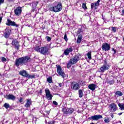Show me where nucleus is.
<instances>
[{
	"mask_svg": "<svg viewBox=\"0 0 124 124\" xmlns=\"http://www.w3.org/2000/svg\"><path fill=\"white\" fill-rule=\"evenodd\" d=\"M31 58L29 56H25L24 57L19 58L16 60L15 65L17 67L19 66L26 65L28 62H30Z\"/></svg>",
	"mask_w": 124,
	"mask_h": 124,
	"instance_id": "obj_1",
	"label": "nucleus"
},
{
	"mask_svg": "<svg viewBox=\"0 0 124 124\" xmlns=\"http://www.w3.org/2000/svg\"><path fill=\"white\" fill-rule=\"evenodd\" d=\"M34 50L38 53H40V54L44 56H47V55L49 54V48L46 46L41 47L39 46H35L34 47Z\"/></svg>",
	"mask_w": 124,
	"mask_h": 124,
	"instance_id": "obj_2",
	"label": "nucleus"
},
{
	"mask_svg": "<svg viewBox=\"0 0 124 124\" xmlns=\"http://www.w3.org/2000/svg\"><path fill=\"white\" fill-rule=\"evenodd\" d=\"M62 6L61 3H59L56 6L49 8L50 11H53V12H60L62 11Z\"/></svg>",
	"mask_w": 124,
	"mask_h": 124,
	"instance_id": "obj_3",
	"label": "nucleus"
},
{
	"mask_svg": "<svg viewBox=\"0 0 124 124\" xmlns=\"http://www.w3.org/2000/svg\"><path fill=\"white\" fill-rule=\"evenodd\" d=\"M110 68V66L106 61H105L103 65H102L100 68H99L98 70V72H101V73H103L106 70H108Z\"/></svg>",
	"mask_w": 124,
	"mask_h": 124,
	"instance_id": "obj_4",
	"label": "nucleus"
},
{
	"mask_svg": "<svg viewBox=\"0 0 124 124\" xmlns=\"http://www.w3.org/2000/svg\"><path fill=\"white\" fill-rule=\"evenodd\" d=\"M71 88L73 91H78L80 89V84L74 81L71 83Z\"/></svg>",
	"mask_w": 124,
	"mask_h": 124,
	"instance_id": "obj_5",
	"label": "nucleus"
},
{
	"mask_svg": "<svg viewBox=\"0 0 124 124\" xmlns=\"http://www.w3.org/2000/svg\"><path fill=\"white\" fill-rule=\"evenodd\" d=\"M62 111L64 114H72L73 112L74 111V109L73 108H64L62 109Z\"/></svg>",
	"mask_w": 124,
	"mask_h": 124,
	"instance_id": "obj_6",
	"label": "nucleus"
},
{
	"mask_svg": "<svg viewBox=\"0 0 124 124\" xmlns=\"http://www.w3.org/2000/svg\"><path fill=\"white\" fill-rule=\"evenodd\" d=\"M110 48L111 47H110V45L107 43H103L102 46V50H103V51H105L106 52H107V51H109Z\"/></svg>",
	"mask_w": 124,
	"mask_h": 124,
	"instance_id": "obj_7",
	"label": "nucleus"
},
{
	"mask_svg": "<svg viewBox=\"0 0 124 124\" xmlns=\"http://www.w3.org/2000/svg\"><path fill=\"white\" fill-rule=\"evenodd\" d=\"M45 93H46V98L48 100H52V97H53V95L50 93V90L48 89H45Z\"/></svg>",
	"mask_w": 124,
	"mask_h": 124,
	"instance_id": "obj_8",
	"label": "nucleus"
},
{
	"mask_svg": "<svg viewBox=\"0 0 124 124\" xmlns=\"http://www.w3.org/2000/svg\"><path fill=\"white\" fill-rule=\"evenodd\" d=\"M11 33V30L8 28H6L4 30L3 36L5 37V38H8V37L10 36Z\"/></svg>",
	"mask_w": 124,
	"mask_h": 124,
	"instance_id": "obj_9",
	"label": "nucleus"
},
{
	"mask_svg": "<svg viewBox=\"0 0 124 124\" xmlns=\"http://www.w3.org/2000/svg\"><path fill=\"white\" fill-rule=\"evenodd\" d=\"M101 0H98L96 2L92 3L91 4V9H94L95 10L97 9V6H99V3Z\"/></svg>",
	"mask_w": 124,
	"mask_h": 124,
	"instance_id": "obj_10",
	"label": "nucleus"
},
{
	"mask_svg": "<svg viewBox=\"0 0 124 124\" xmlns=\"http://www.w3.org/2000/svg\"><path fill=\"white\" fill-rule=\"evenodd\" d=\"M57 73L59 74L62 78H64V76L65 74H64V72L62 71V67H61V66H58L57 67Z\"/></svg>",
	"mask_w": 124,
	"mask_h": 124,
	"instance_id": "obj_11",
	"label": "nucleus"
},
{
	"mask_svg": "<svg viewBox=\"0 0 124 124\" xmlns=\"http://www.w3.org/2000/svg\"><path fill=\"white\" fill-rule=\"evenodd\" d=\"M14 12L16 16H20L21 13H22V8L18 7L16 9H15Z\"/></svg>",
	"mask_w": 124,
	"mask_h": 124,
	"instance_id": "obj_12",
	"label": "nucleus"
},
{
	"mask_svg": "<svg viewBox=\"0 0 124 124\" xmlns=\"http://www.w3.org/2000/svg\"><path fill=\"white\" fill-rule=\"evenodd\" d=\"M109 110L110 111H112V112H116L117 111V109H118V108H117V105H116V104L115 103H112L109 105Z\"/></svg>",
	"mask_w": 124,
	"mask_h": 124,
	"instance_id": "obj_13",
	"label": "nucleus"
},
{
	"mask_svg": "<svg viewBox=\"0 0 124 124\" xmlns=\"http://www.w3.org/2000/svg\"><path fill=\"white\" fill-rule=\"evenodd\" d=\"M6 25L7 26H13V27H19V26H18V25L16 24L15 22L12 21L10 20V19H7Z\"/></svg>",
	"mask_w": 124,
	"mask_h": 124,
	"instance_id": "obj_14",
	"label": "nucleus"
},
{
	"mask_svg": "<svg viewBox=\"0 0 124 124\" xmlns=\"http://www.w3.org/2000/svg\"><path fill=\"white\" fill-rule=\"evenodd\" d=\"M89 120H93V121H98L99 119H102V115H94L89 118Z\"/></svg>",
	"mask_w": 124,
	"mask_h": 124,
	"instance_id": "obj_15",
	"label": "nucleus"
},
{
	"mask_svg": "<svg viewBox=\"0 0 124 124\" xmlns=\"http://www.w3.org/2000/svg\"><path fill=\"white\" fill-rule=\"evenodd\" d=\"M12 45L14 46L16 49L17 50V51L19 50V47H20V45H19V42L17 40H13L12 41Z\"/></svg>",
	"mask_w": 124,
	"mask_h": 124,
	"instance_id": "obj_16",
	"label": "nucleus"
},
{
	"mask_svg": "<svg viewBox=\"0 0 124 124\" xmlns=\"http://www.w3.org/2000/svg\"><path fill=\"white\" fill-rule=\"evenodd\" d=\"M72 51H73L72 47H69V48L66 49L64 51L63 53L65 56H68L69 55V53H72Z\"/></svg>",
	"mask_w": 124,
	"mask_h": 124,
	"instance_id": "obj_17",
	"label": "nucleus"
},
{
	"mask_svg": "<svg viewBox=\"0 0 124 124\" xmlns=\"http://www.w3.org/2000/svg\"><path fill=\"white\" fill-rule=\"evenodd\" d=\"M31 4L32 7V11L34 12V11H35V9H36V6L38 4V1H34L31 3Z\"/></svg>",
	"mask_w": 124,
	"mask_h": 124,
	"instance_id": "obj_18",
	"label": "nucleus"
},
{
	"mask_svg": "<svg viewBox=\"0 0 124 124\" xmlns=\"http://www.w3.org/2000/svg\"><path fill=\"white\" fill-rule=\"evenodd\" d=\"M6 99H9V100H13L14 101L15 99H16V97L14 96L13 94H10L6 95Z\"/></svg>",
	"mask_w": 124,
	"mask_h": 124,
	"instance_id": "obj_19",
	"label": "nucleus"
},
{
	"mask_svg": "<svg viewBox=\"0 0 124 124\" xmlns=\"http://www.w3.org/2000/svg\"><path fill=\"white\" fill-rule=\"evenodd\" d=\"M20 75H21L22 76H23V77H26L28 76V72L25 70H23L22 71H20L19 72Z\"/></svg>",
	"mask_w": 124,
	"mask_h": 124,
	"instance_id": "obj_20",
	"label": "nucleus"
},
{
	"mask_svg": "<svg viewBox=\"0 0 124 124\" xmlns=\"http://www.w3.org/2000/svg\"><path fill=\"white\" fill-rule=\"evenodd\" d=\"M82 40H83V35L82 34H80L78 37L77 43H78V44L81 43Z\"/></svg>",
	"mask_w": 124,
	"mask_h": 124,
	"instance_id": "obj_21",
	"label": "nucleus"
},
{
	"mask_svg": "<svg viewBox=\"0 0 124 124\" xmlns=\"http://www.w3.org/2000/svg\"><path fill=\"white\" fill-rule=\"evenodd\" d=\"M88 88L89 90L93 91L95 90L96 85L94 84H91L88 86Z\"/></svg>",
	"mask_w": 124,
	"mask_h": 124,
	"instance_id": "obj_22",
	"label": "nucleus"
},
{
	"mask_svg": "<svg viewBox=\"0 0 124 124\" xmlns=\"http://www.w3.org/2000/svg\"><path fill=\"white\" fill-rule=\"evenodd\" d=\"M31 100L28 99L25 106L26 107V108H29V107H31Z\"/></svg>",
	"mask_w": 124,
	"mask_h": 124,
	"instance_id": "obj_23",
	"label": "nucleus"
},
{
	"mask_svg": "<svg viewBox=\"0 0 124 124\" xmlns=\"http://www.w3.org/2000/svg\"><path fill=\"white\" fill-rule=\"evenodd\" d=\"M123 94L122 92L117 91L115 92L114 96H116V95H117V96H122Z\"/></svg>",
	"mask_w": 124,
	"mask_h": 124,
	"instance_id": "obj_24",
	"label": "nucleus"
},
{
	"mask_svg": "<svg viewBox=\"0 0 124 124\" xmlns=\"http://www.w3.org/2000/svg\"><path fill=\"white\" fill-rule=\"evenodd\" d=\"M108 30H110L112 31H113V32H116L117 31V28L115 27H110L108 28Z\"/></svg>",
	"mask_w": 124,
	"mask_h": 124,
	"instance_id": "obj_25",
	"label": "nucleus"
},
{
	"mask_svg": "<svg viewBox=\"0 0 124 124\" xmlns=\"http://www.w3.org/2000/svg\"><path fill=\"white\" fill-rule=\"evenodd\" d=\"M35 76L34 75H29L28 74L26 78H28V79H33V78H35Z\"/></svg>",
	"mask_w": 124,
	"mask_h": 124,
	"instance_id": "obj_26",
	"label": "nucleus"
},
{
	"mask_svg": "<svg viewBox=\"0 0 124 124\" xmlns=\"http://www.w3.org/2000/svg\"><path fill=\"white\" fill-rule=\"evenodd\" d=\"M77 62L75 60V58H73L70 60V63L71 64H75Z\"/></svg>",
	"mask_w": 124,
	"mask_h": 124,
	"instance_id": "obj_27",
	"label": "nucleus"
},
{
	"mask_svg": "<svg viewBox=\"0 0 124 124\" xmlns=\"http://www.w3.org/2000/svg\"><path fill=\"white\" fill-rule=\"evenodd\" d=\"M78 95L79 97H80V98H82V97H83V90H79L78 91Z\"/></svg>",
	"mask_w": 124,
	"mask_h": 124,
	"instance_id": "obj_28",
	"label": "nucleus"
},
{
	"mask_svg": "<svg viewBox=\"0 0 124 124\" xmlns=\"http://www.w3.org/2000/svg\"><path fill=\"white\" fill-rule=\"evenodd\" d=\"M46 81L49 83H53V79H52L51 77H48V78H47Z\"/></svg>",
	"mask_w": 124,
	"mask_h": 124,
	"instance_id": "obj_29",
	"label": "nucleus"
},
{
	"mask_svg": "<svg viewBox=\"0 0 124 124\" xmlns=\"http://www.w3.org/2000/svg\"><path fill=\"white\" fill-rule=\"evenodd\" d=\"M3 107H5L6 109H8V108H10V105H9V104H8V103H5L4 104Z\"/></svg>",
	"mask_w": 124,
	"mask_h": 124,
	"instance_id": "obj_30",
	"label": "nucleus"
},
{
	"mask_svg": "<svg viewBox=\"0 0 124 124\" xmlns=\"http://www.w3.org/2000/svg\"><path fill=\"white\" fill-rule=\"evenodd\" d=\"M87 56L88 59H89V60H91V59H92V52H89L87 53Z\"/></svg>",
	"mask_w": 124,
	"mask_h": 124,
	"instance_id": "obj_31",
	"label": "nucleus"
},
{
	"mask_svg": "<svg viewBox=\"0 0 124 124\" xmlns=\"http://www.w3.org/2000/svg\"><path fill=\"white\" fill-rule=\"evenodd\" d=\"M81 32H83V30H82V29H79L77 32V34H80V33H81Z\"/></svg>",
	"mask_w": 124,
	"mask_h": 124,
	"instance_id": "obj_32",
	"label": "nucleus"
},
{
	"mask_svg": "<svg viewBox=\"0 0 124 124\" xmlns=\"http://www.w3.org/2000/svg\"><path fill=\"white\" fill-rule=\"evenodd\" d=\"M74 58H75L77 62L80 60V57L78 55H76Z\"/></svg>",
	"mask_w": 124,
	"mask_h": 124,
	"instance_id": "obj_33",
	"label": "nucleus"
},
{
	"mask_svg": "<svg viewBox=\"0 0 124 124\" xmlns=\"http://www.w3.org/2000/svg\"><path fill=\"white\" fill-rule=\"evenodd\" d=\"M64 39L65 41H66V42H67V40H68V39L67 38V35L66 34H65L64 36Z\"/></svg>",
	"mask_w": 124,
	"mask_h": 124,
	"instance_id": "obj_34",
	"label": "nucleus"
},
{
	"mask_svg": "<svg viewBox=\"0 0 124 124\" xmlns=\"http://www.w3.org/2000/svg\"><path fill=\"white\" fill-rule=\"evenodd\" d=\"M82 8L83 9H87V6H86V3H83L82 6Z\"/></svg>",
	"mask_w": 124,
	"mask_h": 124,
	"instance_id": "obj_35",
	"label": "nucleus"
},
{
	"mask_svg": "<svg viewBox=\"0 0 124 124\" xmlns=\"http://www.w3.org/2000/svg\"><path fill=\"white\" fill-rule=\"evenodd\" d=\"M46 39L47 41L49 42V41H51V37H50L47 36L46 37Z\"/></svg>",
	"mask_w": 124,
	"mask_h": 124,
	"instance_id": "obj_36",
	"label": "nucleus"
},
{
	"mask_svg": "<svg viewBox=\"0 0 124 124\" xmlns=\"http://www.w3.org/2000/svg\"><path fill=\"white\" fill-rule=\"evenodd\" d=\"M1 61L3 62H6V59L4 57H2L1 58Z\"/></svg>",
	"mask_w": 124,
	"mask_h": 124,
	"instance_id": "obj_37",
	"label": "nucleus"
},
{
	"mask_svg": "<svg viewBox=\"0 0 124 124\" xmlns=\"http://www.w3.org/2000/svg\"><path fill=\"white\" fill-rule=\"evenodd\" d=\"M104 122L106 123H109L110 122V120L109 118H107L104 120Z\"/></svg>",
	"mask_w": 124,
	"mask_h": 124,
	"instance_id": "obj_38",
	"label": "nucleus"
},
{
	"mask_svg": "<svg viewBox=\"0 0 124 124\" xmlns=\"http://www.w3.org/2000/svg\"><path fill=\"white\" fill-rule=\"evenodd\" d=\"M19 101L21 103L23 102V101H24V99H23V98L22 97H20L19 100Z\"/></svg>",
	"mask_w": 124,
	"mask_h": 124,
	"instance_id": "obj_39",
	"label": "nucleus"
},
{
	"mask_svg": "<svg viewBox=\"0 0 124 124\" xmlns=\"http://www.w3.org/2000/svg\"><path fill=\"white\" fill-rule=\"evenodd\" d=\"M53 103L54 105H55L56 106H58V102H57L56 101H54L53 102Z\"/></svg>",
	"mask_w": 124,
	"mask_h": 124,
	"instance_id": "obj_40",
	"label": "nucleus"
},
{
	"mask_svg": "<svg viewBox=\"0 0 124 124\" xmlns=\"http://www.w3.org/2000/svg\"><path fill=\"white\" fill-rule=\"evenodd\" d=\"M71 64H70V63H68L67 64V68H69L70 67H71Z\"/></svg>",
	"mask_w": 124,
	"mask_h": 124,
	"instance_id": "obj_41",
	"label": "nucleus"
},
{
	"mask_svg": "<svg viewBox=\"0 0 124 124\" xmlns=\"http://www.w3.org/2000/svg\"><path fill=\"white\" fill-rule=\"evenodd\" d=\"M48 124H55V121H50L48 122Z\"/></svg>",
	"mask_w": 124,
	"mask_h": 124,
	"instance_id": "obj_42",
	"label": "nucleus"
},
{
	"mask_svg": "<svg viewBox=\"0 0 124 124\" xmlns=\"http://www.w3.org/2000/svg\"><path fill=\"white\" fill-rule=\"evenodd\" d=\"M58 84H59V87H62V86H63V83H59Z\"/></svg>",
	"mask_w": 124,
	"mask_h": 124,
	"instance_id": "obj_43",
	"label": "nucleus"
},
{
	"mask_svg": "<svg viewBox=\"0 0 124 124\" xmlns=\"http://www.w3.org/2000/svg\"><path fill=\"white\" fill-rule=\"evenodd\" d=\"M109 83L110 84V85H113V84H114V81L110 80L109 81Z\"/></svg>",
	"mask_w": 124,
	"mask_h": 124,
	"instance_id": "obj_44",
	"label": "nucleus"
},
{
	"mask_svg": "<svg viewBox=\"0 0 124 124\" xmlns=\"http://www.w3.org/2000/svg\"><path fill=\"white\" fill-rule=\"evenodd\" d=\"M112 51H114V53H113L114 54H116L117 53V50H116V49H115L114 48H112Z\"/></svg>",
	"mask_w": 124,
	"mask_h": 124,
	"instance_id": "obj_45",
	"label": "nucleus"
},
{
	"mask_svg": "<svg viewBox=\"0 0 124 124\" xmlns=\"http://www.w3.org/2000/svg\"><path fill=\"white\" fill-rule=\"evenodd\" d=\"M110 117H111L112 119H113V118H114V113H110Z\"/></svg>",
	"mask_w": 124,
	"mask_h": 124,
	"instance_id": "obj_46",
	"label": "nucleus"
},
{
	"mask_svg": "<svg viewBox=\"0 0 124 124\" xmlns=\"http://www.w3.org/2000/svg\"><path fill=\"white\" fill-rule=\"evenodd\" d=\"M3 1H4V0H0V4L3 3Z\"/></svg>",
	"mask_w": 124,
	"mask_h": 124,
	"instance_id": "obj_47",
	"label": "nucleus"
},
{
	"mask_svg": "<svg viewBox=\"0 0 124 124\" xmlns=\"http://www.w3.org/2000/svg\"><path fill=\"white\" fill-rule=\"evenodd\" d=\"M122 16H124V9L122 10V14H121Z\"/></svg>",
	"mask_w": 124,
	"mask_h": 124,
	"instance_id": "obj_48",
	"label": "nucleus"
},
{
	"mask_svg": "<svg viewBox=\"0 0 124 124\" xmlns=\"http://www.w3.org/2000/svg\"><path fill=\"white\" fill-rule=\"evenodd\" d=\"M39 93H40V94H41V93H42V89L40 90Z\"/></svg>",
	"mask_w": 124,
	"mask_h": 124,
	"instance_id": "obj_49",
	"label": "nucleus"
},
{
	"mask_svg": "<svg viewBox=\"0 0 124 124\" xmlns=\"http://www.w3.org/2000/svg\"><path fill=\"white\" fill-rule=\"evenodd\" d=\"M122 114H123V113H122V112H121V113H118V115H119V116H121V115H122Z\"/></svg>",
	"mask_w": 124,
	"mask_h": 124,
	"instance_id": "obj_50",
	"label": "nucleus"
},
{
	"mask_svg": "<svg viewBox=\"0 0 124 124\" xmlns=\"http://www.w3.org/2000/svg\"><path fill=\"white\" fill-rule=\"evenodd\" d=\"M13 0H8L9 1H12Z\"/></svg>",
	"mask_w": 124,
	"mask_h": 124,
	"instance_id": "obj_51",
	"label": "nucleus"
},
{
	"mask_svg": "<svg viewBox=\"0 0 124 124\" xmlns=\"http://www.w3.org/2000/svg\"><path fill=\"white\" fill-rule=\"evenodd\" d=\"M0 75H1L0 74Z\"/></svg>",
	"mask_w": 124,
	"mask_h": 124,
	"instance_id": "obj_52",
	"label": "nucleus"
}]
</instances>
